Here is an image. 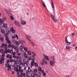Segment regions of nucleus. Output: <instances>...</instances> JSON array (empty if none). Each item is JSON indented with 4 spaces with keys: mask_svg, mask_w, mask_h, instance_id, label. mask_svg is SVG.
<instances>
[{
    "mask_svg": "<svg viewBox=\"0 0 77 77\" xmlns=\"http://www.w3.org/2000/svg\"><path fill=\"white\" fill-rule=\"evenodd\" d=\"M21 68L22 67L19 66V71H17V75H18V77H25L26 75V73H23V69H21Z\"/></svg>",
    "mask_w": 77,
    "mask_h": 77,
    "instance_id": "1",
    "label": "nucleus"
},
{
    "mask_svg": "<svg viewBox=\"0 0 77 77\" xmlns=\"http://www.w3.org/2000/svg\"><path fill=\"white\" fill-rule=\"evenodd\" d=\"M24 69H25L26 71V72L27 74H30V72L32 74H33V73H34V72L33 71H32V69H30V68L29 67H25Z\"/></svg>",
    "mask_w": 77,
    "mask_h": 77,
    "instance_id": "2",
    "label": "nucleus"
},
{
    "mask_svg": "<svg viewBox=\"0 0 77 77\" xmlns=\"http://www.w3.org/2000/svg\"><path fill=\"white\" fill-rule=\"evenodd\" d=\"M35 65L36 67H38V64L36 63L35 62V61H32L31 63V66L32 68V66Z\"/></svg>",
    "mask_w": 77,
    "mask_h": 77,
    "instance_id": "3",
    "label": "nucleus"
},
{
    "mask_svg": "<svg viewBox=\"0 0 77 77\" xmlns=\"http://www.w3.org/2000/svg\"><path fill=\"white\" fill-rule=\"evenodd\" d=\"M19 62H20V64H19V66H20H20H22V67H24V66H25V63H23L21 62V60L20 61H19V60L17 61V63H19Z\"/></svg>",
    "mask_w": 77,
    "mask_h": 77,
    "instance_id": "4",
    "label": "nucleus"
},
{
    "mask_svg": "<svg viewBox=\"0 0 77 77\" xmlns=\"http://www.w3.org/2000/svg\"><path fill=\"white\" fill-rule=\"evenodd\" d=\"M13 57V58H14V59H16H16H17L18 61H21V57L19 56H17L16 57V56L14 55Z\"/></svg>",
    "mask_w": 77,
    "mask_h": 77,
    "instance_id": "5",
    "label": "nucleus"
},
{
    "mask_svg": "<svg viewBox=\"0 0 77 77\" xmlns=\"http://www.w3.org/2000/svg\"><path fill=\"white\" fill-rule=\"evenodd\" d=\"M51 18L52 19V20H53L54 21L55 23H56V22H57V21H58L57 19L55 18V17H54V16L53 15H51Z\"/></svg>",
    "mask_w": 77,
    "mask_h": 77,
    "instance_id": "6",
    "label": "nucleus"
},
{
    "mask_svg": "<svg viewBox=\"0 0 77 77\" xmlns=\"http://www.w3.org/2000/svg\"><path fill=\"white\" fill-rule=\"evenodd\" d=\"M12 55H10L9 57L10 62H15V60L14 59H12Z\"/></svg>",
    "mask_w": 77,
    "mask_h": 77,
    "instance_id": "7",
    "label": "nucleus"
},
{
    "mask_svg": "<svg viewBox=\"0 0 77 77\" xmlns=\"http://www.w3.org/2000/svg\"><path fill=\"white\" fill-rule=\"evenodd\" d=\"M7 66H8V71H11V65L8 64V63H7L5 65V67H7Z\"/></svg>",
    "mask_w": 77,
    "mask_h": 77,
    "instance_id": "8",
    "label": "nucleus"
},
{
    "mask_svg": "<svg viewBox=\"0 0 77 77\" xmlns=\"http://www.w3.org/2000/svg\"><path fill=\"white\" fill-rule=\"evenodd\" d=\"M5 53V52H3V54L2 55V57L1 58V60H3V63H4V60H5V59L4 58L5 57V55H4V54Z\"/></svg>",
    "mask_w": 77,
    "mask_h": 77,
    "instance_id": "9",
    "label": "nucleus"
},
{
    "mask_svg": "<svg viewBox=\"0 0 77 77\" xmlns=\"http://www.w3.org/2000/svg\"><path fill=\"white\" fill-rule=\"evenodd\" d=\"M5 40L8 44H9L11 42V41L9 40V38L8 37H5Z\"/></svg>",
    "mask_w": 77,
    "mask_h": 77,
    "instance_id": "10",
    "label": "nucleus"
},
{
    "mask_svg": "<svg viewBox=\"0 0 77 77\" xmlns=\"http://www.w3.org/2000/svg\"><path fill=\"white\" fill-rule=\"evenodd\" d=\"M5 20H6V18H3L2 19L0 18V23H4V21H5Z\"/></svg>",
    "mask_w": 77,
    "mask_h": 77,
    "instance_id": "11",
    "label": "nucleus"
},
{
    "mask_svg": "<svg viewBox=\"0 0 77 77\" xmlns=\"http://www.w3.org/2000/svg\"><path fill=\"white\" fill-rule=\"evenodd\" d=\"M38 71H40V72H42V73H43L44 72V70H42L41 69V67H39Z\"/></svg>",
    "mask_w": 77,
    "mask_h": 77,
    "instance_id": "12",
    "label": "nucleus"
},
{
    "mask_svg": "<svg viewBox=\"0 0 77 77\" xmlns=\"http://www.w3.org/2000/svg\"><path fill=\"white\" fill-rule=\"evenodd\" d=\"M71 47L69 46H67L66 47V50L68 51H69L70 50Z\"/></svg>",
    "mask_w": 77,
    "mask_h": 77,
    "instance_id": "13",
    "label": "nucleus"
},
{
    "mask_svg": "<svg viewBox=\"0 0 77 77\" xmlns=\"http://www.w3.org/2000/svg\"><path fill=\"white\" fill-rule=\"evenodd\" d=\"M4 52L5 53V54H8V53H10V49H6Z\"/></svg>",
    "mask_w": 77,
    "mask_h": 77,
    "instance_id": "14",
    "label": "nucleus"
},
{
    "mask_svg": "<svg viewBox=\"0 0 77 77\" xmlns=\"http://www.w3.org/2000/svg\"><path fill=\"white\" fill-rule=\"evenodd\" d=\"M14 24L15 25H17V26H19V27H20V25L19 24V23H18V22L16 21H14Z\"/></svg>",
    "mask_w": 77,
    "mask_h": 77,
    "instance_id": "15",
    "label": "nucleus"
},
{
    "mask_svg": "<svg viewBox=\"0 0 77 77\" xmlns=\"http://www.w3.org/2000/svg\"><path fill=\"white\" fill-rule=\"evenodd\" d=\"M51 6L53 9L54 8V4L53 3V2L52 0H51Z\"/></svg>",
    "mask_w": 77,
    "mask_h": 77,
    "instance_id": "16",
    "label": "nucleus"
},
{
    "mask_svg": "<svg viewBox=\"0 0 77 77\" xmlns=\"http://www.w3.org/2000/svg\"><path fill=\"white\" fill-rule=\"evenodd\" d=\"M18 35L17 34H14V35L12 37V38L13 39H14V38H17V39L18 38Z\"/></svg>",
    "mask_w": 77,
    "mask_h": 77,
    "instance_id": "17",
    "label": "nucleus"
},
{
    "mask_svg": "<svg viewBox=\"0 0 77 77\" xmlns=\"http://www.w3.org/2000/svg\"><path fill=\"white\" fill-rule=\"evenodd\" d=\"M24 50L23 51V52L24 53H26L27 51V48L26 47H24L23 48Z\"/></svg>",
    "mask_w": 77,
    "mask_h": 77,
    "instance_id": "18",
    "label": "nucleus"
},
{
    "mask_svg": "<svg viewBox=\"0 0 77 77\" xmlns=\"http://www.w3.org/2000/svg\"><path fill=\"white\" fill-rule=\"evenodd\" d=\"M66 44H67V45H70V44H71V43L69 42H68V40L66 39Z\"/></svg>",
    "mask_w": 77,
    "mask_h": 77,
    "instance_id": "19",
    "label": "nucleus"
},
{
    "mask_svg": "<svg viewBox=\"0 0 77 77\" xmlns=\"http://www.w3.org/2000/svg\"><path fill=\"white\" fill-rule=\"evenodd\" d=\"M44 56L45 57L47 60H49V58H48V56L45 55V54H44Z\"/></svg>",
    "mask_w": 77,
    "mask_h": 77,
    "instance_id": "20",
    "label": "nucleus"
},
{
    "mask_svg": "<svg viewBox=\"0 0 77 77\" xmlns=\"http://www.w3.org/2000/svg\"><path fill=\"white\" fill-rule=\"evenodd\" d=\"M42 61L43 62V63H45V64H47V61H45V59L43 58L42 60Z\"/></svg>",
    "mask_w": 77,
    "mask_h": 77,
    "instance_id": "21",
    "label": "nucleus"
},
{
    "mask_svg": "<svg viewBox=\"0 0 77 77\" xmlns=\"http://www.w3.org/2000/svg\"><path fill=\"white\" fill-rule=\"evenodd\" d=\"M25 36H26V38H27V39H29V41L30 42V43L31 44H32V43H33V42H32V40H30L29 38H28V37H27V35H25Z\"/></svg>",
    "mask_w": 77,
    "mask_h": 77,
    "instance_id": "22",
    "label": "nucleus"
},
{
    "mask_svg": "<svg viewBox=\"0 0 77 77\" xmlns=\"http://www.w3.org/2000/svg\"><path fill=\"white\" fill-rule=\"evenodd\" d=\"M25 64H26L27 66H28L29 64V61L28 60H26L25 62Z\"/></svg>",
    "mask_w": 77,
    "mask_h": 77,
    "instance_id": "23",
    "label": "nucleus"
},
{
    "mask_svg": "<svg viewBox=\"0 0 77 77\" xmlns=\"http://www.w3.org/2000/svg\"><path fill=\"white\" fill-rule=\"evenodd\" d=\"M11 31L13 33H14L15 32V30H14V29L13 27H11Z\"/></svg>",
    "mask_w": 77,
    "mask_h": 77,
    "instance_id": "24",
    "label": "nucleus"
},
{
    "mask_svg": "<svg viewBox=\"0 0 77 77\" xmlns=\"http://www.w3.org/2000/svg\"><path fill=\"white\" fill-rule=\"evenodd\" d=\"M24 47V45H21V46H20V50H22V51H23V47Z\"/></svg>",
    "mask_w": 77,
    "mask_h": 77,
    "instance_id": "25",
    "label": "nucleus"
},
{
    "mask_svg": "<svg viewBox=\"0 0 77 77\" xmlns=\"http://www.w3.org/2000/svg\"><path fill=\"white\" fill-rule=\"evenodd\" d=\"M42 5L43 6V7H44V8H45V3H44V2H43L42 0Z\"/></svg>",
    "mask_w": 77,
    "mask_h": 77,
    "instance_id": "26",
    "label": "nucleus"
},
{
    "mask_svg": "<svg viewBox=\"0 0 77 77\" xmlns=\"http://www.w3.org/2000/svg\"><path fill=\"white\" fill-rule=\"evenodd\" d=\"M4 49L5 50H7V48H8V47H7V45H6V44H5L4 45Z\"/></svg>",
    "mask_w": 77,
    "mask_h": 77,
    "instance_id": "27",
    "label": "nucleus"
},
{
    "mask_svg": "<svg viewBox=\"0 0 77 77\" xmlns=\"http://www.w3.org/2000/svg\"><path fill=\"white\" fill-rule=\"evenodd\" d=\"M26 22H21V23L22 25H26Z\"/></svg>",
    "mask_w": 77,
    "mask_h": 77,
    "instance_id": "28",
    "label": "nucleus"
},
{
    "mask_svg": "<svg viewBox=\"0 0 77 77\" xmlns=\"http://www.w3.org/2000/svg\"><path fill=\"white\" fill-rule=\"evenodd\" d=\"M31 57H33V58H32V62H34L35 60V57H34L33 56H32Z\"/></svg>",
    "mask_w": 77,
    "mask_h": 77,
    "instance_id": "29",
    "label": "nucleus"
},
{
    "mask_svg": "<svg viewBox=\"0 0 77 77\" xmlns=\"http://www.w3.org/2000/svg\"><path fill=\"white\" fill-rule=\"evenodd\" d=\"M27 54L28 55H31V54H32V53H31L30 51H27Z\"/></svg>",
    "mask_w": 77,
    "mask_h": 77,
    "instance_id": "30",
    "label": "nucleus"
},
{
    "mask_svg": "<svg viewBox=\"0 0 77 77\" xmlns=\"http://www.w3.org/2000/svg\"><path fill=\"white\" fill-rule=\"evenodd\" d=\"M23 56L25 58H27V55L25 53L23 54Z\"/></svg>",
    "mask_w": 77,
    "mask_h": 77,
    "instance_id": "31",
    "label": "nucleus"
},
{
    "mask_svg": "<svg viewBox=\"0 0 77 77\" xmlns=\"http://www.w3.org/2000/svg\"><path fill=\"white\" fill-rule=\"evenodd\" d=\"M3 27L5 28L7 27V24H6V23H4L3 25Z\"/></svg>",
    "mask_w": 77,
    "mask_h": 77,
    "instance_id": "32",
    "label": "nucleus"
},
{
    "mask_svg": "<svg viewBox=\"0 0 77 77\" xmlns=\"http://www.w3.org/2000/svg\"><path fill=\"white\" fill-rule=\"evenodd\" d=\"M50 64L51 66H53V64H54L53 61H51L50 62Z\"/></svg>",
    "mask_w": 77,
    "mask_h": 77,
    "instance_id": "33",
    "label": "nucleus"
},
{
    "mask_svg": "<svg viewBox=\"0 0 77 77\" xmlns=\"http://www.w3.org/2000/svg\"><path fill=\"white\" fill-rule=\"evenodd\" d=\"M1 32L3 35H4L5 33V30L4 29H2L1 30Z\"/></svg>",
    "mask_w": 77,
    "mask_h": 77,
    "instance_id": "34",
    "label": "nucleus"
},
{
    "mask_svg": "<svg viewBox=\"0 0 77 77\" xmlns=\"http://www.w3.org/2000/svg\"><path fill=\"white\" fill-rule=\"evenodd\" d=\"M8 47L9 48H10V47H11V44L9 43H8Z\"/></svg>",
    "mask_w": 77,
    "mask_h": 77,
    "instance_id": "35",
    "label": "nucleus"
},
{
    "mask_svg": "<svg viewBox=\"0 0 77 77\" xmlns=\"http://www.w3.org/2000/svg\"><path fill=\"white\" fill-rule=\"evenodd\" d=\"M14 71H17H17H18L19 69H18V68H15L14 69Z\"/></svg>",
    "mask_w": 77,
    "mask_h": 77,
    "instance_id": "36",
    "label": "nucleus"
},
{
    "mask_svg": "<svg viewBox=\"0 0 77 77\" xmlns=\"http://www.w3.org/2000/svg\"><path fill=\"white\" fill-rule=\"evenodd\" d=\"M4 10L8 14H9V12H8V10H7V9H4Z\"/></svg>",
    "mask_w": 77,
    "mask_h": 77,
    "instance_id": "37",
    "label": "nucleus"
},
{
    "mask_svg": "<svg viewBox=\"0 0 77 77\" xmlns=\"http://www.w3.org/2000/svg\"><path fill=\"white\" fill-rule=\"evenodd\" d=\"M43 75L44 77H46V73L43 72Z\"/></svg>",
    "mask_w": 77,
    "mask_h": 77,
    "instance_id": "38",
    "label": "nucleus"
},
{
    "mask_svg": "<svg viewBox=\"0 0 77 77\" xmlns=\"http://www.w3.org/2000/svg\"><path fill=\"white\" fill-rule=\"evenodd\" d=\"M3 37L2 36H0V40H1V41H3Z\"/></svg>",
    "mask_w": 77,
    "mask_h": 77,
    "instance_id": "39",
    "label": "nucleus"
},
{
    "mask_svg": "<svg viewBox=\"0 0 77 77\" xmlns=\"http://www.w3.org/2000/svg\"><path fill=\"white\" fill-rule=\"evenodd\" d=\"M10 53H11V54H12L14 52H13V50L12 49H11V50H10Z\"/></svg>",
    "mask_w": 77,
    "mask_h": 77,
    "instance_id": "40",
    "label": "nucleus"
},
{
    "mask_svg": "<svg viewBox=\"0 0 77 77\" xmlns=\"http://www.w3.org/2000/svg\"><path fill=\"white\" fill-rule=\"evenodd\" d=\"M23 63H26V59H23Z\"/></svg>",
    "mask_w": 77,
    "mask_h": 77,
    "instance_id": "41",
    "label": "nucleus"
},
{
    "mask_svg": "<svg viewBox=\"0 0 77 77\" xmlns=\"http://www.w3.org/2000/svg\"><path fill=\"white\" fill-rule=\"evenodd\" d=\"M16 45H18L19 44V41H16Z\"/></svg>",
    "mask_w": 77,
    "mask_h": 77,
    "instance_id": "42",
    "label": "nucleus"
},
{
    "mask_svg": "<svg viewBox=\"0 0 77 77\" xmlns=\"http://www.w3.org/2000/svg\"><path fill=\"white\" fill-rule=\"evenodd\" d=\"M35 76H36V77H41V76H40V75H38V74H35Z\"/></svg>",
    "mask_w": 77,
    "mask_h": 77,
    "instance_id": "43",
    "label": "nucleus"
},
{
    "mask_svg": "<svg viewBox=\"0 0 77 77\" xmlns=\"http://www.w3.org/2000/svg\"><path fill=\"white\" fill-rule=\"evenodd\" d=\"M10 18L12 20H13L14 19V17L12 16H11L10 17Z\"/></svg>",
    "mask_w": 77,
    "mask_h": 77,
    "instance_id": "44",
    "label": "nucleus"
},
{
    "mask_svg": "<svg viewBox=\"0 0 77 77\" xmlns=\"http://www.w3.org/2000/svg\"><path fill=\"white\" fill-rule=\"evenodd\" d=\"M6 57L7 58H9V57H10V55H9V54H7Z\"/></svg>",
    "mask_w": 77,
    "mask_h": 77,
    "instance_id": "45",
    "label": "nucleus"
},
{
    "mask_svg": "<svg viewBox=\"0 0 77 77\" xmlns=\"http://www.w3.org/2000/svg\"><path fill=\"white\" fill-rule=\"evenodd\" d=\"M16 42H17V41L15 40H14L13 41V42L14 43V44H16Z\"/></svg>",
    "mask_w": 77,
    "mask_h": 77,
    "instance_id": "46",
    "label": "nucleus"
},
{
    "mask_svg": "<svg viewBox=\"0 0 77 77\" xmlns=\"http://www.w3.org/2000/svg\"><path fill=\"white\" fill-rule=\"evenodd\" d=\"M28 60H28V61H29V60H31V58L30 57H28L27 58Z\"/></svg>",
    "mask_w": 77,
    "mask_h": 77,
    "instance_id": "47",
    "label": "nucleus"
},
{
    "mask_svg": "<svg viewBox=\"0 0 77 77\" xmlns=\"http://www.w3.org/2000/svg\"><path fill=\"white\" fill-rule=\"evenodd\" d=\"M2 62H3V60H0V64H2Z\"/></svg>",
    "mask_w": 77,
    "mask_h": 77,
    "instance_id": "48",
    "label": "nucleus"
},
{
    "mask_svg": "<svg viewBox=\"0 0 77 77\" xmlns=\"http://www.w3.org/2000/svg\"><path fill=\"white\" fill-rule=\"evenodd\" d=\"M5 46V45H4V44H2L1 46L2 48H4V47Z\"/></svg>",
    "mask_w": 77,
    "mask_h": 77,
    "instance_id": "49",
    "label": "nucleus"
},
{
    "mask_svg": "<svg viewBox=\"0 0 77 77\" xmlns=\"http://www.w3.org/2000/svg\"><path fill=\"white\" fill-rule=\"evenodd\" d=\"M38 75L41 76V72H38Z\"/></svg>",
    "mask_w": 77,
    "mask_h": 77,
    "instance_id": "50",
    "label": "nucleus"
},
{
    "mask_svg": "<svg viewBox=\"0 0 77 77\" xmlns=\"http://www.w3.org/2000/svg\"><path fill=\"white\" fill-rule=\"evenodd\" d=\"M34 72H37V69H34Z\"/></svg>",
    "mask_w": 77,
    "mask_h": 77,
    "instance_id": "51",
    "label": "nucleus"
},
{
    "mask_svg": "<svg viewBox=\"0 0 77 77\" xmlns=\"http://www.w3.org/2000/svg\"><path fill=\"white\" fill-rule=\"evenodd\" d=\"M5 37H8L7 36H8V33H6L5 34Z\"/></svg>",
    "mask_w": 77,
    "mask_h": 77,
    "instance_id": "52",
    "label": "nucleus"
},
{
    "mask_svg": "<svg viewBox=\"0 0 77 77\" xmlns=\"http://www.w3.org/2000/svg\"><path fill=\"white\" fill-rule=\"evenodd\" d=\"M3 49H1L0 50V52L1 53H3Z\"/></svg>",
    "mask_w": 77,
    "mask_h": 77,
    "instance_id": "53",
    "label": "nucleus"
},
{
    "mask_svg": "<svg viewBox=\"0 0 77 77\" xmlns=\"http://www.w3.org/2000/svg\"><path fill=\"white\" fill-rule=\"evenodd\" d=\"M11 48H14H14H15V46H14V45H12L11 46Z\"/></svg>",
    "mask_w": 77,
    "mask_h": 77,
    "instance_id": "54",
    "label": "nucleus"
},
{
    "mask_svg": "<svg viewBox=\"0 0 77 77\" xmlns=\"http://www.w3.org/2000/svg\"><path fill=\"white\" fill-rule=\"evenodd\" d=\"M9 62H10V60H7V63H9Z\"/></svg>",
    "mask_w": 77,
    "mask_h": 77,
    "instance_id": "55",
    "label": "nucleus"
},
{
    "mask_svg": "<svg viewBox=\"0 0 77 77\" xmlns=\"http://www.w3.org/2000/svg\"><path fill=\"white\" fill-rule=\"evenodd\" d=\"M17 47H14V49H15V50H17Z\"/></svg>",
    "mask_w": 77,
    "mask_h": 77,
    "instance_id": "56",
    "label": "nucleus"
},
{
    "mask_svg": "<svg viewBox=\"0 0 77 77\" xmlns=\"http://www.w3.org/2000/svg\"><path fill=\"white\" fill-rule=\"evenodd\" d=\"M19 44H22V42L21 41H19Z\"/></svg>",
    "mask_w": 77,
    "mask_h": 77,
    "instance_id": "57",
    "label": "nucleus"
},
{
    "mask_svg": "<svg viewBox=\"0 0 77 77\" xmlns=\"http://www.w3.org/2000/svg\"><path fill=\"white\" fill-rule=\"evenodd\" d=\"M32 54H33V56H36V54H35V53L34 52H33L32 53Z\"/></svg>",
    "mask_w": 77,
    "mask_h": 77,
    "instance_id": "58",
    "label": "nucleus"
},
{
    "mask_svg": "<svg viewBox=\"0 0 77 77\" xmlns=\"http://www.w3.org/2000/svg\"><path fill=\"white\" fill-rule=\"evenodd\" d=\"M72 35L73 36H75V33H72Z\"/></svg>",
    "mask_w": 77,
    "mask_h": 77,
    "instance_id": "59",
    "label": "nucleus"
},
{
    "mask_svg": "<svg viewBox=\"0 0 77 77\" xmlns=\"http://www.w3.org/2000/svg\"><path fill=\"white\" fill-rule=\"evenodd\" d=\"M17 54L18 56H20L21 55V54L20 53H17Z\"/></svg>",
    "mask_w": 77,
    "mask_h": 77,
    "instance_id": "60",
    "label": "nucleus"
},
{
    "mask_svg": "<svg viewBox=\"0 0 77 77\" xmlns=\"http://www.w3.org/2000/svg\"><path fill=\"white\" fill-rule=\"evenodd\" d=\"M40 64L41 65H44V63L42 62H41L40 63Z\"/></svg>",
    "mask_w": 77,
    "mask_h": 77,
    "instance_id": "61",
    "label": "nucleus"
},
{
    "mask_svg": "<svg viewBox=\"0 0 77 77\" xmlns=\"http://www.w3.org/2000/svg\"><path fill=\"white\" fill-rule=\"evenodd\" d=\"M24 77H30V76L29 77V75H25Z\"/></svg>",
    "mask_w": 77,
    "mask_h": 77,
    "instance_id": "62",
    "label": "nucleus"
},
{
    "mask_svg": "<svg viewBox=\"0 0 77 77\" xmlns=\"http://www.w3.org/2000/svg\"><path fill=\"white\" fill-rule=\"evenodd\" d=\"M19 51L18 50H16V53H17V54L18 53V52Z\"/></svg>",
    "mask_w": 77,
    "mask_h": 77,
    "instance_id": "63",
    "label": "nucleus"
},
{
    "mask_svg": "<svg viewBox=\"0 0 77 77\" xmlns=\"http://www.w3.org/2000/svg\"><path fill=\"white\" fill-rule=\"evenodd\" d=\"M33 75H31L32 77H35V76H34V74H33Z\"/></svg>",
    "mask_w": 77,
    "mask_h": 77,
    "instance_id": "64",
    "label": "nucleus"
}]
</instances>
